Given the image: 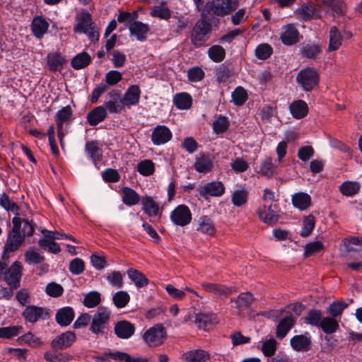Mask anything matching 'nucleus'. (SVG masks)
Segmentation results:
<instances>
[{
    "label": "nucleus",
    "mask_w": 362,
    "mask_h": 362,
    "mask_svg": "<svg viewBox=\"0 0 362 362\" xmlns=\"http://www.w3.org/2000/svg\"><path fill=\"white\" fill-rule=\"evenodd\" d=\"M23 267L20 262H14L9 267L6 261H0V278L3 277L8 286L18 288L21 285Z\"/></svg>",
    "instance_id": "f257e3e1"
},
{
    "label": "nucleus",
    "mask_w": 362,
    "mask_h": 362,
    "mask_svg": "<svg viewBox=\"0 0 362 362\" xmlns=\"http://www.w3.org/2000/svg\"><path fill=\"white\" fill-rule=\"evenodd\" d=\"M13 227L9 232L6 243L4 245L3 259L6 252L16 251L24 240L23 235L21 233V218L14 217L13 218Z\"/></svg>",
    "instance_id": "f03ea898"
},
{
    "label": "nucleus",
    "mask_w": 362,
    "mask_h": 362,
    "mask_svg": "<svg viewBox=\"0 0 362 362\" xmlns=\"http://www.w3.org/2000/svg\"><path fill=\"white\" fill-rule=\"evenodd\" d=\"M110 314V310L107 308H99L92 318L90 330L95 334H105Z\"/></svg>",
    "instance_id": "7ed1b4c3"
},
{
    "label": "nucleus",
    "mask_w": 362,
    "mask_h": 362,
    "mask_svg": "<svg viewBox=\"0 0 362 362\" xmlns=\"http://www.w3.org/2000/svg\"><path fill=\"white\" fill-rule=\"evenodd\" d=\"M211 25L202 18L194 26L191 33V42L197 47H201L205 44L209 38V34L211 32Z\"/></svg>",
    "instance_id": "20e7f679"
},
{
    "label": "nucleus",
    "mask_w": 362,
    "mask_h": 362,
    "mask_svg": "<svg viewBox=\"0 0 362 362\" xmlns=\"http://www.w3.org/2000/svg\"><path fill=\"white\" fill-rule=\"evenodd\" d=\"M238 0H212L206 4L209 13L224 16L234 11L238 6Z\"/></svg>",
    "instance_id": "39448f33"
},
{
    "label": "nucleus",
    "mask_w": 362,
    "mask_h": 362,
    "mask_svg": "<svg viewBox=\"0 0 362 362\" xmlns=\"http://www.w3.org/2000/svg\"><path fill=\"white\" fill-rule=\"evenodd\" d=\"M73 110L70 105L61 108L56 114L55 122L57 129V136L59 139L62 147H64V137L66 134L64 125H68L71 121Z\"/></svg>",
    "instance_id": "423d86ee"
},
{
    "label": "nucleus",
    "mask_w": 362,
    "mask_h": 362,
    "mask_svg": "<svg viewBox=\"0 0 362 362\" xmlns=\"http://www.w3.org/2000/svg\"><path fill=\"white\" fill-rule=\"evenodd\" d=\"M320 76L313 68H306L298 72L296 81L305 91H310L318 84Z\"/></svg>",
    "instance_id": "0eeeda50"
},
{
    "label": "nucleus",
    "mask_w": 362,
    "mask_h": 362,
    "mask_svg": "<svg viewBox=\"0 0 362 362\" xmlns=\"http://www.w3.org/2000/svg\"><path fill=\"white\" fill-rule=\"evenodd\" d=\"M166 331L161 325H156L148 329L142 335L144 342L149 346L161 345L165 339Z\"/></svg>",
    "instance_id": "6e6552de"
},
{
    "label": "nucleus",
    "mask_w": 362,
    "mask_h": 362,
    "mask_svg": "<svg viewBox=\"0 0 362 362\" xmlns=\"http://www.w3.org/2000/svg\"><path fill=\"white\" fill-rule=\"evenodd\" d=\"M192 213L189 208L184 204L178 205L170 213V218L176 226L184 227L192 221Z\"/></svg>",
    "instance_id": "1a4fd4ad"
},
{
    "label": "nucleus",
    "mask_w": 362,
    "mask_h": 362,
    "mask_svg": "<svg viewBox=\"0 0 362 362\" xmlns=\"http://www.w3.org/2000/svg\"><path fill=\"white\" fill-rule=\"evenodd\" d=\"M141 89L138 85H131L122 95L120 103L124 107L136 106L139 104L141 98Z\"/></svg>",
    "instance_id": "9d476101"
},
{
    "label": "nucleus",
    "mask_w": 362,
    "mask_h": 362,
    "mask_svg": "<svg viewBox=\"0 0 362 362\" xmlns=\"http://www.w3.org/2000/svg\"><path fill=\"white\" fill-rule=\"evenodd\" d=\"M22 316L26 321L30 323H35L40 319H47L49 317V313L44 308L28 305L23 310Z\"/></svg>",
    "instance_id": "9b49d317"
},
{
    "label": "nucleus",
    "mask_w": 362,
    "mask_h": 362,
    "mask_svg": "<svg viewBox=\"0 0 362 362\" xmlns=\"http://www.w3.org/2000/svg\"><path fill=\"white\" fill-rule=\"evenodd\" d=\"M172 132L165 125H158L152 131L151 141L154 145L160 146L166 144L172 139Z\"/></svg>",
    "instance_id": "f8f14e48"
},
{
    "label": "nucleus",
    "mask_w": 362,
    "mask_h": 362,
    "mask_svg": "<svg viewBox=\"0 0 362 362\" xmlns=\"http://www.w3.org/2000/svg\"><path fill=\"white\" fill-rule=\"evenodd\" d=\"M198 191L204 197H221L225 192V187L221 182L213 181L199 187Z\"/></svg>",
    "instance_id": "ddd939ff"
},
{
    "label": "nucleus",
    "mask_w": 362,
    "mask_h": 362,
    "mask_svg": "<svg viewBox=\"0 0 362 362\" xmlns=\"http://www.w3.org/2000/svg\"><path fill=\"white\" fill-rule=\"evenodd\" d=\"M311 337L309 333L293 336L290 340L292 349L299 352H306L311 349Z\"/></svg>",
    "instance_id": "4468645a"
},
{
    "label": "nucleus",
    "mask_w": 362,
    "mask_h": 362,
    "mask_svg": "<svg viewBox=\"0 0 362 362\" xmlns=\"http://www.w3.org/2000/svg\"><path fill=\"white\" fill-rule=\"evenodd\" d=\"M114 332L119 339H127L134 335L135 327L129 321L119 320L115 324Z\"/></svg>",
    "instance_id": "2eb2a0df"
},
{
    "label": "nucleus",
    "mask_w": 362,
    "mask_h": 362,
    "mask_svg": "<svg viewBox=\"0 0 362 362\" xmlns=\"http://www.w3.org/2000/svg\"><path fill=\"white\" fill-rule=\"evenodd\" d=\"M280 35L281 42L286 45H293L299 40V32L294 25L288 24L282 27Z\"/></svg>",
    "instance_id": "dca6fc26"
},
{
    "label": "nucleus",
    "mask_w": 362,
    "mask_h": 362,
    "mask_svg": "<svg viewBox=\"0 0 362 362\" xmlns=\"http://www.w3.org/2000/svg\"><path fill=\"white\" fill-rule=\"evenodd\" d=\"M76 339V335L73 332H65L57 336L51 343L52 348L63 350L69 347Z\"/></svg>",
    "instance_id": "f3484780"
},
{
    "label": "nucleus",
    "mask_w": 362,
    "mask_h": 362,
    "mask_svg": "<svg viewBox=\"0 0 362 362\" xmlns=\"http://www.w3.org/2000/svg\"><path fill=\"white\" fill-rule=\"evenodd\" d=\"M108 100L105 102V109L110 113H120L124 108L120 103L122 97L119 90H112L107 94Z\"/></svg>",
    "instance_id": "a211bd4d"
},
{
    "label": "nucleus",
    "mask_w": 362,
    "mask_h": 362,
    "mask_svg": "<svg viewBox=\"0 0 362 362\" xmlns=\"http://www.w3.org/2000/svg\"><path fill=\"white\" fill-rule=\"evenodd\" d=\"M130 35L135 36L139 41H144L146 39L147 34L150 30L149 25L141 21H131L129 26Z\"/></svg>",
    "instance_id": "6ab92c4d"
},
{
    "label": "nucleus",
    "mask_w": 362,
    "mask_h": 362,
    "mask_svg": "<svg viewBox=\"0 0 362 362\" xmlns=\"http://www.w3.org/2000/svg\"><path fill=\"white\" fill-rule=\"evenodd\" d=\"M258 215L264 223L273 226L276 223L279 218V215L272 209V204H266L258 210Z\"/></svg>",
    "instance_id": "aec40b11"
},
{
    "label": "nucleus",
    "mask_w": 362,
    "mask_h": 362,
    "mask_svg": "<svg viewBox=\"0 0 362 362\" xmlns=\"http://www.w3.org/2000/svg\"><path fill=\"white\" fill-rule=\"evenodd\" d=\"M193 167L199 173H207L214 167L212 158L209 155L199 153L196 156Z\"/></svg>",
    "instance_id": "412c9836"
},
{
    "label": "nucleus",
    "mask_w": 362,
    "mask_h": 362,
    "mask_svg": "<svg viewBox=\"0 0 362 362\" xmlns=\"http://www.w3.org/2000/svg\"><path fill=\"white\" fill-rule=\"evenodd\" d=\"M49 28V23L42 16H36L33 18L30 24V28L33 35L40 39L47 33Z\"/></svg>",
    "instance_id": "4be33fe9"
},
{
    "label": "nucleus",
    "mask_w": 362,
    "mask_h": 362,
    "mask_svg": "<svg viewBox=\"0 0 362 362\" xmlns=\"http://www.w3.org/2000/svg\"><path fill=\"white\" fill-rule=\"evenodd\" d=\"M196 230L198 232L209 236H213L216 233L214 223L207 216H202L198 218Z\"/></svg>",
    "instance_id": "5701e85b"
},
{
    "label": "nucleus",
    "mask_w": 362,
    "mask_h": 362,
    "mask_svg": "<svg viewBox=\"0 0 362 362\" xmlns=\"http://www.w3.org/2000/svg\"><path fill=\"white\" fill-rule=\"evenodd\" d=\"M74 311L71 307H64L59 309L55 315L56 322L61 326H67L71 323L74 318Z\"/></svg>",
    "instance_id": "b1692460"
},
{
    "label": "nucleus",
    "mask_w": 362,
    "mask_h": 362,
    "mask_svg": "<svg viewBox=\"0 0 362 362\" xmlns=\"http://www.w3.org/2000/svg\"><path fill=\"white\" fill-rule=\"evenodd\" d=\"M46 59L49 69L52 71L62 69L66 62L64 57L58 52L48 54Z\"/></svg>",
    "instance_id": "393cba45"
},
{
    "label": "nucleus",
    "mask_w": 362,
    "mask_h": 362,
    "mask_svg": "<svg viewBox=\"0 0 362 362\" xmlns=\"http://www.w3.org/2000/svg\"><path fill=\"white\" fill-rule=\"evenodd\" d=\"M202 286L206 291L214 293L221 298H226L232 292L231 288L217 284L204 283L202 284Z\"/></svg>",
    "instance_id": "a878e982"
},
{
    "label": "nucleus",
    "mask_w": 362,
    "mask_h": 362,
    "mask_svg": "<svg viewBox=\"0 0 362 362\" xmlns=\"http://www.w3.org/2000/svg\"><path fill=\"white\" fill-rule=\"evenodd\" d=\"M295 319L292 316L282 318L276 327V337L283 339L295 324Z\"/></svg>",
    "instance_id": "bb28decb"
},
{
    "label": "nucleus",
    "mask_w": 362,
    "mask_h": 362,
    "mask_svg": "<svg viewBox=\"0 0 362 362\" xmlns=\"http://www.w3.org/2000/svg\"><path fill=\"white\" fill-rule=\"evenodd\" d=\"M209 358L210 354L202 349L189 351L184 354L185 362H206Z\"/></svg>",
    "instance_id": "cd10ccee"
},
{
    "label": "nucleus",
    "mask_w": 362,
    "mask_h": 362,
    "mask_svg": "<svg viewBox=\"0 0 362 362\" xmlns=\"http://www.w3.org/2000/svg\"><path fill=\"white\" fill-rule=\"evenodd\" d=\"M106 116V109L103 106H98L88 114L87 120L90 126H95L103 121Z\"/></svg>",
    "instance_id": "c85d7f7f"
},
{
    "label": "nucleus",
    "mask_w": 362,
    "mask_h": 362,
    "mask_svg": "<svg viewBox=\"0 0 362 362\" xmlns=\"http://www.w3.org/2000/svg\"><path fill=\"white\" fill-rule=\"evenodd\" d=\"M142 209L149 216H156L160 214L159 206L156 203L152 197L149 196L143 197L141 199Z\"/></svg>",
    "instance_id": "c756f323"
},
{
    "label": "nucleus",
    "mask_w": 362,
    "mask_h": 362,
    "mask_svg": "<svg viewBox=\"0 0 362 362\" xmlns=\"http://www.w3.org/2000/svg\"><path fill=\"white\" fill-rule=\"evenodd\" d=\"M290 111L294 118L302 119L307 115L308 107L305 101L299 100L290 105Z\"/></svg>",
    "instance_id": "7c9ffc66"
},
{
    "label": "nucleus",
    "mask_w": 362,
    "mask_h": 362,
    "mask_svg": "<svg viewBox=\"0 0 362 362\" xmlns=\"http://www.w3.org/2000/svg\"><path fill=\"white\" fill-rule=\"evenodd\" d=\"M106 356H110V358L116 361L124 362H148L147 358L143 357H132L129 354L122 351H109L105 354Z\"/></svg>",
    "instance_id": "2f4dec72"
},
{
    "label": "nucleus",
    "mask_w": 362,
    "mask_h": 362,
    "mask_svg": "<svg viewBox=\"0 0 362 362\" xmlns=\"http://www.w3.org/2000/svg\"><path fill=\"white\" fill-rule=\"evenodd\" d=\"M291 201L293 206L300 210H305L311 204L310 195L304 192L294 194L292 196Z\"/></svg>",
    "instance_id": "473e14b6"
},
{
    "label": "nucleus",
    "mask_w": 362,
    "mask_h": 362,
    "mask_svg": "<svg viewBox=\"0 0 362 362\" xmlns=\"http://www.w3.org/2000/svg\"><path fill=\"white\" fill-rule=\"evenodd\" d=\"M254 300L255 298L250 292L241 293L236 298H233L230 299V301L234 302L236 304V308L240 310H245L250 307Z\"/></svg>",
    "instance_id": "72a5a7b5"
},
{
    "label": "nucleus",
    "mask_w": 362,
    "mask_h": 362,
    "mask_svg": "<svg viewBox=\"0 0 362 362\" xmlns=\"http://www.w3.org/2000/svg\"><path fill=\"white\" fill-rule=\"evenodd\" d=\"M127 274L137 288H143L148 284V279L139 270L130 268L127 271Z\"/></svg>",
    "instance_id": "f704fd0d"
},
{
    "label": "nucleus",
    "mask_w": 362,
    "mask_h": 362,
    "mask_svg": "<svg viewBox=\"0 0 362 362\" xmlns=\"http://www.w3.org/2000/svg\"><path fill=\"white\" fill-rule=\"evenodd\" d=\"M328 50L335 51L339 48L342 42V35L336 26H332L329 30Z\"/></svg>",
    "instance_id": "c9c22d12"
},
{
    "label": "nucleus",
    "mask_w": 362,
    "mask_h": 362,
    "mask_svg": "<svg viewBox=\"0 0 362 362\" xmlns=\"http://www.w3.org/2000/svg\"><path fill=\"white\" fill-rule=\"evenodd\" d=\"M140 197L138 193L130 187L122 189V202L127 206H134L139 203Z\"/></svg>",
    "instance_id": "e433bc0d"
},
{
    "label": "nucleus",
    "mask_w": 362,
    "mask_h": 362,
    "mask_svg": "<svg viewBox=\"0 0 362 362\" xmlns=\"http://www.w3.org/2000/svg\"><path fill=\"white\" fill-rule=\"evenodd\" d=\"M91 26H93L91 16L89 13L85 12L81 13L74 30L76 33H84Z\"/></svg>",
    "instance_id": "4c0bfd02"
},
{
    "label": "nucleus",
    "mask_w": 362,
    "mask_h": 362,
    "mask_svg": "<svg viewBox=\"0 0 362 362\" xmlns=\"http://www.w3.org/2000/svg\"><path fill=\"white\" fill-rule=\"evenodd\" d=\"M165 290L168 294L174 300H180L185 297V291L192 293L196 296H198L197 293L189 287H185L183 289L180 290L174 287L171 284H168L165 287Z\"/></svg>",
    "instance_id": "58836bf2"
},
{
    "label": "nucleus",
    "mask_w": 362,
    "mask_h": 362,
    "mask_svg": "<svg viewBox=\"0 0 362 362\" xmlns=\"http://www.w3.org/2000/svg\"><path fill=\"white\" fill-rule=\"evenodd\" d=\"M85 149L90 159L95 163L100 160L103 155L102 150L98 147V143L94 141H87Z\"/></svg>",
    "instance_id": "ea45409f"
},
{
    "label": "nucleus",
    "mask_w": 362,
    "mask_h": 362,
    "mask_svg": "<svg viewBox=\"0 0 362 362\" xmlns=\"http://www.w3.org/2000/svg\"><path fill=\"white\" fill-rule=\"evenodd\" d=\"M173 103L180 110H187L192 105V98L187 93H177L173 98Z\"/></svg>",
    "instance_id": "a19ab883"
},
{
    "label": "nucleus",
    "mask_w": 362,
    "mask_h": 362,
    "mask_svg": "<svg viewBox=\"0 0 362 362\" xmlns=\"http://www.w3.org/2000/svg\"><path fill=\"white\" fill-rule=\"evenodd\" d=\"M216 317L214 315H207L204 313H198L195 316V323L201 329H206L214 322H216Z\"/></svg>",
    "instance_id": "79ce46f5"
},
{
    "label": "nucleus",
    "mask_w": 362,
    "mask_h": 362,
    "mask_svg": "<svg viewBox=\"0 0 362 362\" xmlns=\"http://www.w3.org/2000/svg\"><path fill=\"white\" fill-rule=\"evenodd\" d=\"M327 334L335 332L339 329L338 322L333 317H323L320 327Z\"/></svg>",
    "instance_id": "37998d69"
},
{
    "label": "nucleus",
    "mask_w": 362,
    "mask_h": 362,
    "mask_svg": "<svg viewBox=\"0 0 362 362\" xmlns=\"http://www.w3.org/2000/svg\"><path fill=\"white\" fill-rule=\"evenodd\" d=\"M359 189L360 185L356 182L346 181L343 182L339 187L341 193L346 197L356 194Z\"/></svg>",
    "instance_id": "c03bdc74"
},
{
    "label": "nucleus",
    "mask_w": 362,
    "mask_h": 362,
    "mask_svg": "<svg viewBox=\"0 0 362 362\" xmlns=\"http://www.w3.org/2000/svg\"><path fill=\"white\" fill-rule=\"evenodd\" d=\"M90 61V57L88 53L81 52L72 59L71 66L75 69H81L87 66Z\"/></svg>",
    "instance_id": "a18cd8bd"
},
{
    "label": "nucleus",
    "mask_w": 362,
    "mask_h": 362,
    "mask_svg": "<svg viewBox=\"0 0 362 362\" xmlns=\"http://www.w3.org/2000/svg\"><path fill=\"white\" fill-rule=\"evenodd\" d=\"M320 52L321 48L317 44H306L300 49L301 55L308 59H314Z\"/></svg>",
    "instance_id": "49530a36"
},
{
    "label": "nucleus",
    "mask_w": 362,
    "mask_h": 362,
    "mask_svg": "<svg viewBox=\"0 0 362 362\" xmlns=\"http://www.w3.org/2000/svg\"><path fill=\"white\" fill-rule=\"evenodd\" d=\"M112 300L117 308H123L129 302L130 296L127 291H119L113 295Z\"/></svg>",
    "instance_id": "de8ad7c7"
},
{
    "label": "nucleus",
    "mask_w": 362,
    "mask_h": 362,
    "mask_svg": "<svg viewBox=\"0 0 362 362\" xmlns=\"http://www.w3.org/2000/svg\"><path fill=\"white\" fill-rule=\"evenodd\" d=\"M44 259L45 257L33 248H29L25 252V260L30 265L41 264Z\"/></svg>",
    "instance_id": "09e8293b"
},
{
    "label": "nucleus",
    "mask_w": 362,
    "mask_h": 362,
    "mask_svg": "<svg viewBox=\"0 0 362 362\" xmlns=\"http://www.w3.org/2000/svg\"><path fill=\"white\" fill-rule=\"evenodd\" d=\"M258 173L269 177L274 175V165L271 158H266L261 162Z\"/></svg>",
    "instance_id": "8fccbe9b"
},
{
    "label": "nucleus",
    "mask_w": 362,
    "mask_h": 362,
    "mask_svg": "<svg viewBox=\"0 0 362 362\" xmlns=\"http://www.w3.org/2000/svg\"><path fill=\"white\" fill-rule=\"evenodd\" d=\"M348 306V304L344 301L333 302L327 308V313L332 317H337L341 315L344 310Z\"/></svg>",
    "instance_id": "3c124183"
},
{
    "label": "nucleus",
    "mask_w": 362,
    "mask_h": 362,
    "mask_svg": "<svg viewBox=\"0 0 362 362\" xmlns=\"http://www.w3.org/2000/svg\"><path fill=\"white\" fill-rule=\"evenodd\" d=\"M137 170L144 176H149L154 173V163L151 160H144L137 164Z\"/></svg>",
    "instance_id": "603ef678"
},
{
    "label": "nucleus",
    "mask_w": 362,
    "mask_h": 362,
    "mask_svg": "<svg viewBox=\"0 0 362 362\" xmlns=\"http://www.w3.org/2000/svg\"><path fill=\"white\" fill-rule=\"evenodd\" d=\"M22 327L21 326H10L0 327V338L11 339L18 336L22 332Z\"/></svg>",
    "instance_id": "864d4df0"
},
{
    "label": "nucleus",
    "mask_w": 362,
    "mask_h": 362,
    "mask_svg": "<svg viewBox=\"0 0 362 362\" xmlns=\"http://www.w3.org/2000/svg\"><path fill=\"white\" fill-rule=\"evenodd\" d=\"M38 244L42 249L52 253L57 254L61 251L59 245L54 240L42 238L39 240Z\"/></svg>",
    "instance_id": "5fc2aeb1"
},
{
    "label": "nucleus",
    "mask_w": 362,
    "mask_h": 362,
    "mask_svg": "<svg viewBox=\"0 0 362 362\" xmlns=\"http://www.w3.org/2000/svg\"><path fill=\"white\" fill-rule=\"evenodd\" d=\"M322 313L318 310H311L305 318V322L312 326L320 327L322 322Z\"/></svg>",
    "instance_id": "6e6d98bb"
},
{
    "label": "nucleus",
    "mask_w": 362,
    "mask_h": 362,
    "mask_svg": "<svg viewBox=\"0 0 362 362\" xmlns=\"http://www.w3.org/2000/svg\"><path fill=\"white\" fill-rule=\"evenodd\" d=\"M100 295L97 291H90L87 293L83 299V305L92 308L96 307L100 302Z\"/></svg>",
    "instance_id": "4d7b16f0"
},
{
    "label": "nucleus",
    "mask_w": 362,
    "mask_h": 362,
    "mask_svg": "<svg viewBox=\"0 0 362 362\" xmlns=\"http://www.w3.org/2000/svg\"><path fill=\"white\" fill-rule=\"evenodd\" d=\"M344 245L349 252H358L362 250V238L359 237H354L345 239Z\"/></svg>",
    "instance_id": "13d9d810"
},
{
    "label": "nucleus",
    "mask_w": 362,
    "mask_h": 362,
    "mask_svg": "<svg viewBox=\"0 0 362 362\" xmlns=\"http://www.w3.org/2000/svg\"><path fill=\"white\" fill-rule=\"evenodd\" d=\"M209 57L215 62H221L225 57V50L220 45H214L208 50Z\"/></svg>",
    "instance_id": "bf43d9fd"
},
{
    "label": "nucleus",
    "mask_w": 362,
    "mask_h": 362,
    "mask_svg": "<svg viewBox=\"0 0 362 362\" xmlns=\"http://www.w3.org/2000/svg\"><path fill=\"white\" fill-rule=\"evenodd\" d=\"M122 79V74L116 70L109 71L105 74V85L109 86H114L120 82Z\"/></svg>",
    "instance_id": "052dcab7"
},
{
    "label": "nucleus",
    "mask_w": 362,
    "mask_h": 362,
    "mask_svg": "<svg viewBox=\"0 0 362 362\" xmlns=\"http://www.w3.org/2000/svg\"><path fill=\"white\" fill-rule=\"evenodd\" d=\"M107 281L116 288H121L123 286V275L118 271H112L107 274Z\"/></svg>",
    "instance_id": "680f3d73"
},
{
    "label": "nucleus",
    "mask_w": 362,
    "mask_h": 362,
    "mask_svg": "<svg viewBox=\"0 0 362 362\" xmlns=\"http://www.w3.org/2000/svg\"><path fill=\"white\" fill-rule=\"evenodd\" d=\"M69 269L74 275L81 274L85 270V262L82 259L76 257L70 262Z\"/></svg>",
    "instance_id": "e2e57ef3"
},
{
    "label": "nucleus",
    "mask_w": 362,
    "mask_h": 362,
    "mask_svg": "<svg viewBox=\"0 0 362 362\" xmlns=\"http://www.w3.org/2000/svg\"><path fill=\"white\" fill-rule=\"evenodd\" d=\"M272 47L266 43L258 45L255 49L256 57L259 59H267L272 54Z\"/></svg>",
    "instance_id": "0e129e2a"
},
{
    "label": "nucleus",
    "mask_w": 362,
    "mask_h": 362,
    "mask_svg": "<svg viewBox=\"0 0 362 362\" xmlns=\"http://www.w3.org/2000/svg\"><path fill=\"white\" fill-rule=\"evenodd\" d=\"M228 121L226 117L219 116L213 122V129L216 134H222L228 128Z\"/></svg>",
    "instance_id": "69168bd1"
},
{
    "label": "nucleus",
    "mask_w": 362,
    "mask_h": 362,
    "mask_svg": "<svg viewBox=\"0 0 362 362\" xmlns=\"http://www.w3.org/2000/svg\"><path fill=\"white\" fill-rule=\"evenodd\" d=\"M315 223L314 216L311 215L306 216L303 221V226L300 230V235L303 237L310 235L315 227Z\"/></svg>",
    "instance_id": "338daca9"
},
{
    "label": "nucleus",
    "mask_w": 362,
    "mask_h": 362,
    "mask_svg": "<svg viewBox=\"0 0 362 362\" xmlns=\"http://www.w3.org/2000/svg\"><path fill=\"white\" fill-rule=\"evenodd\" d=\"M152 17L168 20L171 17V11L168 7L155 6L150 12Z\"/></svg>",
    "instance_id": "774afa93"
}]
</instances>
